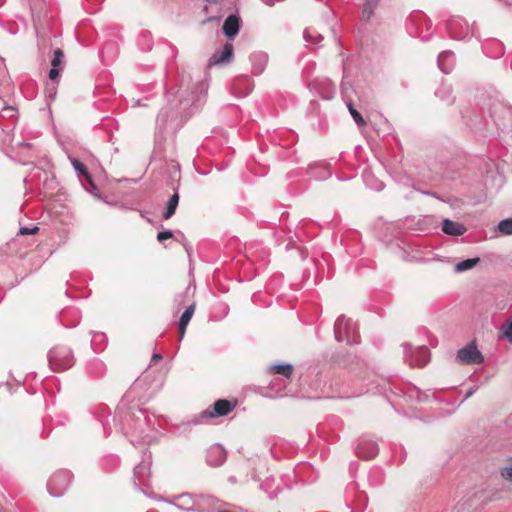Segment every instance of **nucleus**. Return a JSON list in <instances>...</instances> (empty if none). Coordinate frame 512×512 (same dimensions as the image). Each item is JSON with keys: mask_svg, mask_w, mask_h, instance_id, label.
I'll return each instance as SVG.
<instances>
[{"mask_svg": "<svg viewBox=\"0 0 512 512\" xmlns=\"http://www.w3.org/2000/svg\"><path fill=\"white\" fill-rule=\"evenodd\" d=\"M447 30L455 40L467 41L474 35V28L469 27L468 23L460 17L449 20Z\"/></svg>", "mask_w": 512, "mask_h": 512, "instance_id": "39448f33", "label": "nucleus"}, {"mask_svg": "<svg viewBox=\"0 0 512 512\" xmlns=\"http://www.w3.org/2000/svg\"><path fill=\"white\" fill-rule=\"evenodd\" d=\"M436 96L439 97L443 101L450 102L451 100V88L450 86H442L439 90L436 91Z\"/></svg>", "mask_w": 512, "mask_h": 512, "instance_id": "473e14b6", "label": "nucleus"}, {"mask_svg": "<svg viewBox=\"0 0 512 512\" xmlns=\"http://www.w3.org/2000/svg\"><path fill=\"white\" fill-rule=\"evenodd\" d=\"M196 498H198V494H191V493H183L176 497L177 501H180L184 505L187 506H194V503L196 502Z\"/></svg>", "mask_w": 512, "mask_h": 512, "instance_id": "c756f323", "label": "nucleus"}, {"mask_svg": "<svg viewBox=\"0 0 512 512\" xmlns=\"http://www.w3.org/2000/svg\"><path fill=\"white\" fill-rule=\"evenodd\" d=\"M308 174L315 180H325L331 175L329 164L326 162L312 163L308 167Z\"/></svg>", "mask_w": 512, "mask_h": 512, "instance_id": "ddd939ff", "label": "nucleus"}, {"mask_svg": "<svg viewBox=\"0 0 512 512\" xmlns=\"http://www.w3.org/2000/svg\"><path fill=\"white\" fill-rule=\"evenodd\" d=\"M19 145H20V146H25V147H29V146H30V144H28V143H24V142H20V143H19Z\"/></svg>", "mask_w": 512, "mask_h": 512, "instance_id": "c03bdc74", "label": "nucleus"}, {"mask_svg": "<svg viewBox=\"0 0 512 512\" xmlns=\"http://www.w3.org/2000/svg\"><path fill=\"white\" fill-rule=\"evenodd\" d=\"M250 62L252 64V73L260 75L266 68L268 55L260 51L254 52L250 55Z\"/></svg>", "mask_w": 512, "mask_h": 512, "instance_id": "2eb2a0df", "label": "nucleus"}, {"mask_svg": "<svg viewBox=\"0 0 512 512\" xmlns=\"http://www.w3.org/2000/svg\"><path fill=\"white\" fill-rule=\"evenodd\" d=\"M194 291H195V287L192 288L191 286H188L183 293H180L175 296V298H174L175 312H178L180 310V306L185 302L187 297L194 295Z\"/></svg>", "mask_w": 512, "mask_h": 512, "instance_id": "b1692460", "label": "nucleus"}, {"mask_svg": "<svg viewBox=\"0 0 512 512\" xmlns=\"http://www.w3.org/2000/svg\"><path fill=\"white\" fill-rule=\"evenodd\" d=\"M348 110L353 118V120L356 122L358 126H364L366 124L365 120L361 116V114L354 108L352 103H347Z\"/></svg>", "mask_w": 512, "mask_h": 512, "instance_id": "7c9ffc66", "label": "nucleus"}, {"mask_svg": "<svg viewBox=\"0 0 512 512\" xmlns=\"http://www.w3.org/2000/svg\"><path fill=\"white\" fill-rule=\"evenodd\" d=\"M457 360L461 364H481L484 362V356L481 351L477 348L474 342L466 345L457 352Z\"/></svg>", "mask_w": 512, "mask_h": 512, "instance_id": "6e6552de", "label": "nucleus"}, {"mask_svg": "<svg viewBox=\"0 0 512 512\" xmlns=\"http://www.w3.org/2000/svg\"><path fill=\"white\" fill-rule=\"evenodd\" d=\"M501 475L503 478H505L507 480H512V464L508 467H504L501 470Z\"/></svg>", "mask_w": 512, "mask_h": 512, "instance_id": "58836bf2", "label": "nucleus"}, {"mask_svg": "<svg viewBox=\"0 0 512 512\" xmlns=\"http://www.w3.org/2000/svg\"><path fill=\"white\" fill-rule=\"evenodd\" d=\"M56 95V86L54 84H47L46 85V96L53 100Z\"/></svg>", "mask_w": 512, "mask_h": 512, "instance_id": "c9c22d12", "label": "nucleus"}, {"mask_svg": "<svg viewBox=\"0 0 512 512\" xmlns=\"http://www.w3.org/2000/svg\"><path fill=\"white\" fill-rule=\"evenodd\" d=\"M271 371L275 374L282 375L286 378H290L293 372V365L291 364H275L271 366Z\"/></svg>", "mask_w": 512, "mask_h": 512, "instance_id": "393cba45", "label": "nucleus"}, {"mask_svg": "<svg viewBox=\"0 0 512 512\" xmlns=\"http://www.w3.org/2000/svg\"><path fill=\"white\" fill-rule=\"evenodd\" d=\"M226 506V502L210 494H198L194 503L196 512H218L220 507Z\"/></svg>", "mask_w": 512, "mask_h": 512, "instance_id": "423d86ee", "label": "nucleus"}, {"mask_svg": "<svg viewBox=\"0 0 512 512\" xmlns=\"http://www.w3.org/2000/svg\"><path fill=\"white\" fill-rule=\"evenodd\" d=\"M363 177L366 185L369 186L371 189L380 191L384 188V184L381 181L375 180L374 182L370 183V179L373 178L371 173H364Z\"/></svg>", "mask_w": 512, "mask_h": 512, "instance_id": "2f4dec72", "label": "nucleus"}, {"mask_svg": "<svg viewBox=\"0 0 512 512\" xmlns=\"http://www.w3.org/2000/svg\"><path fill=\"white\" fill-rule=\"evenodd\" d=\"M48 362L51 370L55 372L65 371L74 364L73 352L65 346L54 347L48 353Z\"/></svg>", "mask_w": 512, "mask_h": 512, "instance_id": "f03ea898", "label": "nucleus"}, {"mask_svg": "<svg viewBox=\"0 0 512 512\" xmlns=\"http://www.w3.org/2000/svg\"><path fill=\"white\" fill-rule=\"evenodd\" d=\"M178 203H179V193L177 191H175V193L169 199L166 209H165V212L163 213L164 219H170L175 214Z\"/></svg>", "mask_w": 512, "mask_h": 512, "instance_id": "4be33fe9", "label": "nucleus"}, {"mask_svg": "<svg viewBox=\"0 0 512 512\" xmlns=\"http://www.w3.org/2000/svg\"><path fill=\"white\" fill-rule=\"evenodd\" d=\"M226 460V452L219 444L213 445L207 453L206 461L212 467L221 466Z\"/></svg>", "mask_w": 512, "mask_h": 512, "instance_id": "9b49d317", "label": "nucleus"}, {"mask_svg": "<svg viewBox=\"0 0 512 512\" xmlns=\"http://www.w3.org/2000/svg\"><path fill=\"white\" fill-rule=\"evenodd\" d=\"M356 453L364 459H371L378 453L377 445L372 441H362L358 444Z\"/></svg>", "mask_w": 512, "mask_h": 512, "instance_id": "f3484780", "label": "nucleus"}, {"mask_svg": "<svg viewBox=\"0 0 512 512\" xmlns=\"http://www.w3.org/2000/svg\"><path fill=\"white\" fill-rule=\"evenodd\" d=\"M303 34H304V39L307 42L317 44L323 40V36L320 33L316 32L314 30H311V29H306Z\"/></svg>", "mask_w": 512, "mask_h": 512, "instance_id": "c85d7f7f", "label": "nucleus"}, {"mask_svg": "<svg viewBox=\"0 0 512 512\" xmlns=\"http://www.w3.org/2000/svg\"><path fill=\"white\" fill-rule=\"evenodd\" d=\"M14 112V107L12 106H6L2 109L0 113V117L6 118V117H12Z\"/></svg>", "mask_w": 512, "mask_h": 512, "instance_id": "e433bc0d", "label": "nucleus"}, {"mask_svg": "<svg viewBox=\"0 0 512 512\" xmlns=\"http://www.w3.org/2000/svg\"><path fill=\"white\" fill-rule=\"evenodd\" d=\"M196 309V302L192 301L180 316L179 323L188 325Z\"/></svg>", "mask_w": 512, "mask_h": 512, "instance_id": "a878e982", "label": "nucleus"}, {"mask_svg": "<svg viewBox=\"0 0 512 512\" xmlns=\"http://www.w3.org/2000/svg\"><path fill=\"white\" fill-rule=\"evenodd\" d=\"M235 403L226 400V399H219L217 400L212 406L204 410L200 417L201 418H214V417H220V416H226L229 414L234 408Z\"/></svg>", "mask_w": 512, "mask_h": 512, "instance_id": "1a4fd4ad", "label": "nucleus"}, {"mask_svg": "<svg viewBox=\"0 0 512 512\" xmlns=\"http://www.w3.org/2000/svg\"><path fill=\"white\" fill-rule=\"evenodd\" d=\"M38 230H39V228L37 226L31 227V228L22 227L20 229V234L21 235H32V234L37 233Z\"/></svg>", "mask_w": 512, "mask_h": 512, "instance_id": "4c0bfd02", "label": "nucleus"}, {"mask_svg": "<svg viewBox=\"0 0 512 512\" xmlns=\"http://www.w3.org/2000/svg\"><path fill=\"white\" fill-rule=\"evenodd\" d=\"M151 454L144 452L140 464L134 468V484L143 485L150 478Z\"/></svg>", "mask_w": 512, "mask_h": 512, "instance_id": "9d476101", "label": "nucleus"}, {"mask_svg": "<svg viewBox=\"0 0 512 512\" xmlns=\"http://www.w3.org/2000/svg\"><path fill=\"white\" fill-rule=\"evenodd\" d=\"M69 160H70L74 170L77 172L78 176L83 177L89 183V185H91L93 188H95V184H94L92 177L89 174L86 166L74 157L69 156Z\"/></svg>", "mask_w": 512, "mask_h": 512, "instance_id": "aec40b11", "label": "nucleus"}, {"mask_svg": "<svg viewBox=\"0 0 512 512\" xmlns=\"http://www.w3.org/2000/svg\"><path fill=\"white\" fill-rule=\"evenodd\" d=\"M148 512H158V511H156V510H150V511H148Z\"/></svg>", "mask_w": 512, "mask_h": 512, "instance_id": "49530a36", "label": "nucleus"}, {"mask_svg": "<svg viewBox=\"0 0 512 512\" xmlns=\"http://www.w3.org/2000/svg\"><path fill=\"white\" fill-rule=\"evenodd\" d=\"M72 481V474L68 470H58L49 479L47 489L51 496L61 497Z\"/></svg>", "mask_w": 512, "mask_h": 512, "instance_id": "20e7f679", "label": "nucleus"}, {"mask_svg": "<svg viewBox=\"0 0 512 512\" xmlns=\"http://www.w3.org/2000/svg\"><path fill=\"white\" fill-rule=\"evenodd\" d=\"M480 262V258L479 257H474V258H469V259H466V260H463L459 263H457L455 266H454V272L456 273H462V272H465V271H468V270H471L472 268H474L478 263Z\"/></svg>", "mask_w": 512, "mask_h": 512, "instance_id": "412c9836", "label": "nucleus"}, {"mask_svg": "<svg viewBox=\"0 0 512 512\" xmlns=\"http://www.w3.org/2000/svg\"><path fill=\"white\" fill-rule=\"evenodd\" d=\"M206 90V85L204 82L198 81L193 86V91L191 93L188 92L187 89L183 90L182 88L177 92L178 95L175 96L172 101H169V107L162 108L157 115V125L164 127L169 117H172L173 114H179L181 116H187L190 113L188 111H192L193 107H196L197 104L201 101L203 94Z\"/></svg>", "mask_w": 512, "mask_h": 512, "instance_id": "f257e3e1", "label": "nucleus"}, {"mask_svg": "<svg viewBox=\"0 0 512 512\" xmlns=\"http://www.w3.org/2000/svg\"><path fill=\"white\" fill-rule=\"evenodd\" d=\"M64 53L61 49L54 51V56L51 61V69L49 71V79L54 81L58 78L60 71L63 67Z\"/></svg>", "mask_w": 512, "mask_h": 512, "instance_id": "a211bd4d", "label": "nucleus"}, {"mask_svg": "<svg viewBox=\"0 0 512 512\" xmlns=\"http://www.w3.org/2000/svg\"><path fill=\"white\" fill-rule=\"evenodd\" d=\"M161 359H162V356H161V354H159V353H154V354L152 355V362H156V361H159V360H161Z\"/></svg>", "mask_w": 512, "mask_h": 512, "instance_id": "a19ab883", "label": "nucleus"}, {"mask_svg": "<svg viewBox=\"0 0 512 512\" xmlns=\"http://www.w3.org/2000/svg\"><path fill=\"white\" fill-rule=\"evenodd\" d=\"M466 227L459 222L445 218L442 222V231L450 236H461L466 232Z\"/></svg>", "mask_w": 512, "mask_h": 512, "instance_id": "dca6fc26", "label": "nucleus"}, {"mask_svg": "<svg viewBox=\"0 0 512 512\" xmlns=\"http://www.w3.org/2000/svg\"><path fill=\"white\" fill-rule=\"evenodd\" d=\"M240 26V17L235 14H231L224 21L222 27L223 33L227 38L233 39L239 33Z\"/></svg>", "mask_w": 512, "mask_h": 512, "instance_id": "f8f14e48", "label": "nucleus"}, {"mask_svg": "<svg viewBox=\"0 0 512 512\" xmlns=\"http://www.w3.org/2000/svg\"><path fill=\"white\" fill-rule=\"evenodd\" d=\"M140 415L144 416V418H146V416L144 415V413L142 411L139 412Z\"/></svg>", "mask_w": 512, "mask_h": 512, "instance_id": "a18cd8bd", "label": "nucleus"}, {"mask_svg": "<svg viewBox=\"0 0 512 512\" xmlns=\"http://www.w3.org/2000/svg\"><path fill=\"white\" fill-rule=\"evenodd\" d=\"M380 0H366L362 8V20L368 21Z\"/></svg>", "mask_w": 512, "mask_h": 512, "instance_id": "5701e85b", "label": "nucleus"}, {"mask_svg": "<svg viewBox=\"0 0 512 512\" xmlns=\"http://www.w3.org/2000/svg\"><path fill=\"white\" fill-rule=\"evenodd\" d=\"M334 336L338 342L355 344L359 342V335L355 323L345 316L337 318L334 324Z\"/></svg>", "mask_w": 512, "mask_h": 512, "instance_id": "7ed1b4c3", "label": "nucleus"}, {"mask_svg": "<svg viewBox=\"0 0 512 512\" xmlns=\"http://www.w3.org/2000/svg\"><path fill=\"white\" fill-rule=\"evenodd\" d=\"M352 512H354V511H352ZM357 512H363V510H360V511H357Z\"/></svg>", "mask_w": 512, "mask_h": 512, "instance_id": "de8ad7c7", "label": "nucleus"}, {"mask_svg": "<svg viewBox=\"0 0 512 512\" xmlns=\"http://www.w3.org/2000/svg\"><path fill=\"white\" fill-rule=\"evenodd\" d=\"M500 336L512 343V318L502 324L500 327Z\"/></svg>", "mask_w": 512, "mask_h": 512, "instance_id": "bb28decb", "label": "nucleus"}, {"mask_svg": "<svg viewBox=\"0 0 512 512\" xmlns=\"http://www.w3.org/2000/svg\"><path fill=\"white\" fill-rule=\"evenodd\" d=\"M473 393H474V390H473V389L469 390V391L467 392V394H466V398H468V397L472 396V394H473Z\"/></svg>", "mask_w": 512, "mask_h": 512, "instance_id": "79ce46f5", "label": "nucleus"}, {"mask_svg": "<svg viewBox=\"0 0 512 512\" xmlns=\"http://www.w3.org/2000/svg\"><path fill=\"white\" fill-rule=\"evenodd\" d=\"M187 326L188 325H186V324L179 323V336H180V339H182L184 337Z\"/></svg>", "mask_w": 512, "mask_h": 512, "instance_id": "ea45409f", "label": "nucleus"}, {"mask_svg": "<svg viewBox=\"0 0 512 512\" xmlns=\"http://www.w3.org/2000/svg\"><path fill=\"white\" fill-rule=\"evenodd\" d=\"M438 67L439 69L445 73L448 74L452 70L453 63H454V55L451 51H443L438 56Z\"/></svg>", "mask_w": 512, "mask_h": 512, "instance_id": "6ab92c4d", "label": "nucleus"}, {"mask_svg": "<svg viewBox=\"0 0 512 512\" xmlns=\"http://www.w3.org/2000/svg\"><path fill=\"white\" fill-rule=\"evenodd\" d=\"M90 193H94V191L97 190V187L95 186V188H93L91 185H90V189H87Z\"/></svg>", "mask_w": 512, "mask_h": 512, "instance_id": "37998d69", "label": "nucleus"}, {"mask_svg": "<svg viewBox=\"0 0 512 512\" xmlns=\"http://www.w3.org/2000/svg\"><path fill=\"white\" fill-rule=\"evenodd\" d=\"M405 360L411 366H424L429 362V350L425 346L412 348L408 345L404 346Z\"/></svg>", "mask_w": 512, "mask_h": 512, "instance_id": "0eeeda50", "label": "nucleus"}, {"mask_svg": "<svg viewBox=\"0 0 512 512\" xmlns=\"http://www.w3.org/2000/svg\"><path fill=\"white\" fill-rule=\"evenodd\" d=\"M233 56V45L231 43H226L223 46V49L220 51H216L211 58L209 59V65H218L225 64L230 62Z\"/></svg>", "mask_w": 512, "mask_h": 512, "instance_id": "4468645a", "label": "nucleus"}, {"mask_svg": "<svg viewBox=\"0 0 512 512\" xmlns=\"http://www.w3.org/2000/svg\"><path fill=\"white\" fill-rule=\"evenodd\" d=\"M498 231L502 235L512 234V217L503 219L498 223Z\"/></svg>", "mask_w": 512, "mask_h": 512, "instance_id": "cd10ccee", "label": "nucleus"}, {"mask_svg": "<svg viewBox=\"0 0 512 512\" xmlns=\"http://www.w3.org/2000/svg\"><path fill=\"white\" fill-rule=\"evenodd\" d=\"M173 237V233L172 231L170 230H164V231H160L158 234H157V240L159 242H163L164 240H167V239H170Z\"/></svg>", "mask_w": 512, "mask_h": 512, "instance_id": "f704fd0d", "label": "nucleus"}, {"mask_svg": "<svg viewBox=\"0 0 512 512\" xmlns=\"http://www.w3.org/2000/svg\"><path fill=\"white\" fill-rule=\"evenodd\" d=\"M167 503L175 506L176 508H178L179 510L184 511V512H196V508L194 506L184 505L180 501H178V503L173 502V501H167Z\"/></svg>", "mask_w": 512, "mask_h": 512, "instance_id": "72a5a7b5", "label": "nucleus"}]
</instances>
